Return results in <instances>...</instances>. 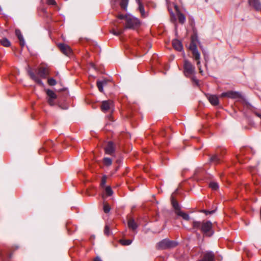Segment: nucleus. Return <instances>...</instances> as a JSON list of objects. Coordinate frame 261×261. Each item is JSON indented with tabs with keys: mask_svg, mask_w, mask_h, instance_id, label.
<instances>
[{
	"mask_svg": "<svg viewBox=\"0 0 261 261\" xmlns=\"http://www.w3.org/2000/svg\"><path fill=\"white\" fill-rule=\"evenodd\" d=\"M60 51L67 56H70L72 54L71 47L67 44L64 43H59L57 45Z\"/></svg>",
	"mask_w": 261,
	"mask_h": 261,
	"instance_id": "nucleus-8",
	"label": "nucleus"
},
{
	"mask_svg": "<svg viewBox=\"0 0 261 261\" xmlns=\"http://www.w3.org/2000/svg\"><path fill=\"white\" fill-rule=\"evenodd\" d=\"M184 72L185 76L187 77L192 76L195 72V67L187 60H185L184 61Z\"/></svg>",
	"mask_w": 261,
	"mask_h": 261,
	"instance_id": "nucleus-5",
	"label": "nucleus"
},
{
	"mask_svg": "<svg viewBox=\"0 0 261 261\" xmlns=\"http://www.w3.org/2000/svg\"><path fill=\"white\" fill-rule=\"evenodd\" d=\"M105 153L109 155H113L115 152V146L112 142H109L105 147Z\"/></svg>",
	"mask_w": 261,
	"mask_h": 261,
	"instance_id": "nucleus-11",
	"label": "nucleus"
},
{
	"mask_svg": "<svg viewBox=\"0 0 261 261\" xmlns=\"http://www.w3.org/2000/svg\"><path fill=\"white\" fill-rule=\"evenodd\" d=\"M172 46L177 51H181L183 49L181 42L177 39H174L172 41Z\"/></svg>",
	"mask_w": 261,
	"mask_h": 261,
	"instance_id": "nucleus-13",
	"label": "nucleus"
},
{
	"mask_svg": "<svg viewBox=\"0 0 261 261\" xmlns=\"http://www.w3.org/2000/svg\"><path fill=\"white\" fill-rule=\"evenodd\" d=\"M128 2L129 0H120V2L119 5L121 8L125 11H127Z\"/></svg>",
	"mask_w": 261,
	"mask_h": 261,
	"instance_id": "nucleus-20",
	"label": "nucleus"
},
{
	"mask_svg": "<svg viewBox=\"0 0 261 261\" xmlns=\"http://www.w3.org/2000/svg\"><path fill=\"white\" fill-rule=\"evenodd\" d=\"M127 16V14L126 15H122V14H119L118 16H117V18L120 19H124L125 20V17Z\"/></svg>",
	"mask_w": 261,
	"mask_h": 261,
	"instance_id": "nucleus-36",
	"label": "nucleus"
},
{
	"mask_svg": "<svg viewBox=\"0 0 261 261\" xmlns=\"http://www.w3.org/2000/svg\"><path fill=\"white\" fill-rule=\"evenodd\" d=\"M207 98L213 106H217L219 104V99L215 95H207Z\"/></svg>",
	"mask_w": 261,
	"mask_h": 261,
	"instance_id": "nucleus-14",
	"label": "nucleus"
},
{
	"mask_svg": "<svg viewBox=\"0 0 261 261\" xmlns=\"http://www.w3.org/2000/svg\"><path fill=\"white\" fill-rule=\"evenodd\" d=\"M47 3L50 5H56V2L55 0H47Z\"/></svg>",
	"mask_w": 261,
	"mask_h": 261,
	"instance_id": "nucleus-35",
	"label": "nucleus"
},
{
	"mask_svg": "<svg viewBox=\"0 0 261 261\" xmlns=\"http://www.w3.org/2000/svg\"><path fill=\"white\" fill-rule=\"evenodd\" d=\"M249 4L257 10L261 9V4L259 0H249Z\"/></svg>",
	"mask_w": 261,
	"mask_h": 261,
	"instance_id": "nucleus-15",
	"label": "nucleus"
},
{
	"mask_svg": "<svg viewBox=\"0 0 261 261\" xmlns=\"http://www.w3.org/2000/svg\"><path fill=\"white\" fill-rule=\"evenodd\" d=\"M104 232L105 234L109 236L110 234V228L108 225H106L105 227Z\"/></svg>",
	"mask_w": 261,
	"mask_h": 261,
	"instance_id": "nucleus-32",
	"label": "nucleus"
},
{
	"mask_svg": "<svg viewBox=\"0 0 261 261\" xmlns=\"http://www.w3.org/2000/svg\"><path fill=\"white\" fill-rule=\"evenodd\" d=\"M189 49L192 51L193 59L197 62V65L199 70V72L203 74V71L201 69V66L200 65V55L197 48L196 45L195 41L192 40L189 46Z\"/></svg>",
	"mask_w": 261,
	"mask_h": 261,
	"instance_id": "nucleus-3",
	"label": "nucleus"
},
{
	"mask_svg": "<svg viewBox=\"0 0 261 261\" xmlns=\"http://www.w3.org/2000/svg\"><path fill=\"white\" fill-rule=\"evenodd\" d=\"M94 261H101V259L99 257H96L94 259Z\"/></svg>",
	"mask_w": 261,
	"mask_h": 261,
	"instance_id": "nucleus-38",
	"label": "nucleus"
},
{
	"mask_svg": "<svg viewBox=\"0 0 261 261\" xmlns=\"http://www.w3.org/2000/svg\"><path fill=\"white\" fill-rule=\"evenodd\" d=\"M111 208L110 205L107 203H104L103 211L105 213H108L110 211Z\"/></svg>",
	"mask_w": 261,
	"mask_h": 261,
	"instance_id": "nucleus-29",
	"label": "nucleus"
},
{
	"mask_svg": "<svg viewBox=\"0 0 261 261\" xmlns=\"http://www.w3.org/2000/svg\"><path fill=\"white\" fill-rule=\"evenodd\" d=\"M46 94L48 97V98L56 99L57 96L56 94L51 90H47Z\"/></svg>",
	"mask_w": 261,
	"mask_h": 261,
	"instance_id": "nucleus-22",
	"label": "nucleus"
},
{
	"mask_svg": "<svg viewBox=\"0 0 261 261\" xmlns=\"http://www.w3.org/2000/svg\"><path fill=\"white\" fill-rule=\"evenodd\" d=\"M137 3L139 6L138 10H139V12H140L142 17H144V18L147 17L148 15V14H147V13L145 12L143 4L141 3V2H137Z\"/></svg>",
	"mask_w": 261,
	"mask_h": 261,
	"instance_id": "nucleus-16",
	"label": "nucleus"
},
{
	"mask_svg": "<svg viewBox=\"0 0 261 261\" xmlns=\"http://www.w3.org/2000/svg\"><path fill=\"white\" fill-rule=\"evenodd\" d=\"M106 194L108 196H111L113 194V191L110 186H108L105 189Z\"/></svg>",
	"mask_w": 261,
	"mask_h": 261,
	"instance_id": "nucleus-28",
	"label": "nucleus"
},
{
	"mask_svg": "<svg viewBox=\"0 0 261 261\" xmlns=\"http://www.w3.org/2000/svg\"><path fill=\"white\" fill-rule=\"evenodd\" d=\"M125 29H136L140 25L139 19L130 14H127L125 17Z\"/></svg>",
	"mask_w": 261,
	"mask_h": 261,
	"instance_id": "nucleus-4",
	"label": "nucleus"
},
{
	"mask_svg": "<svg viewBox=\"0 0 261 261\" xmlns=\"http://www.w3.org/2000/svg\"><path fill=\"white\" fill-rule=\"evenodd\" d=\"M177 18L179 22H180L181 23H184L185 22L186 17L183 14L180 12L178 13Z\"/></svg>",
	"mask_w": 261,
	"mask_h": 261,
	"instance_id": "nucleus-24",
	"label": "nucleus"
},
{
	"mask_svg": "<svg viewBox=\"0 0 261 261\" xmlns=\"http://www.w3.org/2000/svg\"><path fill=\"white\" fill-rule=\"evenodd\" d=\"M106 180H107V177L106 176H103L102 178L101 181V185L102 186H105V185L106 183Z\"/></svg>",
	"mask_w": 261,
	"mask_h": 261,
	"instance_id": "nucleus-34",
	"label": "nucleus"
},
{
	"mask_svg": "<svg viewBox=\"0 0 261 261\" xmlns=\"http://www.w3.org/2000/svg\"><path fill=\"white\" fill-rule=\"evenodd\" d=\"M220 96L222 97H227L230 98H237L240 96V94L238 92L230 91L222 93Z\"/></svg>",
	"mask_w": 261,
	"mask_h": 261,
	"instance_id": "nucleus-10",
	"label": "nucleus"
},
{
	"mask_svg": "<svg viewBox=\"0 0 261 261\" xmlns=\"http://www.w3.org/2000/svg\"><path fill=\"white\" fill-rule=\"evenodd\" d=\"M128 227L133 230H135L137 228V225L135 221L133 219H130L128 221Z\"/></svg>",
	"mask_w": 261,
	"mask_h": 261,
	"instance_id": "nucleus-21",
	"label": "nucleus"
},
{
	"mask_svg": "<svg viewBox=\"0 0 261 261\" xmlns=\"http://www.w3.org/2000/svg\"><path fill=\"white\" fill-rule=\"evenodd\" d=\"M171 202L173 207L175 210V213L177 215L182 217L184 220L188 221L190 218L188 214L185 213L179 210V206L177 202L174 199L173 197H171Z\"/></svg>",
	"mask_w": 261,
	"mask_h": 261,
	"instance_id": "nucleus-6",
	"label": "nucleus"
},
{
	"mask_svg": "<svg viewBox=\"0 0 261 261\" xmlns=\"http://www.w3.org/2000/svg\"><path fill=\"white\" fill-rule=\"evenodd\" d=\"M141 0H136V2H140Z\"/></svg>",
	"mask_w": 261,
	"mask_h": 261,
	"instance_id": "nucleus-39",
	"label": "nucleus"
},
{
	"mask_svg": "<svg viewBox=\"0 0 261 261\" xmlns=\"http://www.w3.org/2000/svg\"><path fill=\"white\" fill-rule=\"evenodd\" d=\"M30 77L36 83L40 85H43L40 78H45L48 74V70L44 67H40L38 69L37 74H35L31 69L28 70Z\"/></svg>",
	"mask_w": 261,
	"mask_h": 261,
	"instance_id": "nucleus-2",
	"label": "nucleus"
},
{
	"mask_svg": "<svg viewBox=\"0 0 261 261\" xmlns=\"http://www.w3.org/2000/svg\"><path fill=\"white\" fill-rule=\"evenodd\" d=\"M55 99L48 98L47 101L49 105L53 106L55 105Z\"/></svg>",
	"mask_w": 261,
	"mask_h": 261,
	"instance_id": "nucleus-33",
	"label": "nucleus"
},
{
	"mask_svg": "<svg viewBox=\"0 0 261 261\" xmlns=\"http://www.w3.org/2000/svg\"><path fill=\"white\" fill-rule=\"evenodd\" d=\"M199 261H215V256L213 252H206L204 254L203 257Z\"/></svg>",
	"mask_w": 261,
	"mask_h": 261,
	"instance_id": "nucleus-12",
	"label": "nucleus"
},
{
	"mask_svg": "<svg viewBox=\"0 0 261 261\" xmlns=\"http://www.w3.org/2000/svg\"><path fill=\"white\" fill-rule=\"evenodd\" d=\"M113 107V103L112 100H108L103 101L101 106V110L103 112H107Z\"/></svg>",
	"mask_w": 261,
	"mask_h": 261,
	"instance_id": "nucleus-9",
	"label": "nucleus"
},
{
	"mask_svg": "<svg viewBox=\"0 0 261 261\" xmlns=\"http://www.w3.org/2000/svg\"><path fill=\"white\" fill-rule=\"evenodd\" d=\"M15 34L17 36L18 38L20 41V44L21 46H23L25 44V42L20 31L19 30H16Z\"/></svg>",
	"mask_w": 261,
	"mask_h": 261,
	"instance_id": "nucleus-19",
	"label": "nucleus"
},
{
	"mask_svg": "<svg viewBox=\"0 0 261 261\" xmlns=\"http://www.w3.org/2000/svg\"><path fill=\"white\" fill-rule=\"evenodd\" d=\"M111 32L113 34L118 36L122 33V31L121 30L116 31L115 30H113Z\"/></svg>",
	"mask_w": 261,
	"mask_h": 261,
	"instance_id": "nucleus-31",
	"label": "nucleus"
},
{
	"mask_svg": "<svg viewBox=\"0 0 261 261\" xmlns=\"http://www.w3.org/2000/svg\"><path fill=\"white\" fill-rule=\"evenodd\" d=\"M209 186L213 190H216L219 188L218 184L215 181L211 182L209 184Z\"/></svg>",
	"mask_w": 261,
	"mask_h": 261,
	"instance_id": "nucleus-26",
	"label": "nucleus"
},
{
	"mask_svg": "<svg viewBox=\"0 0 261 261\" xmlns=\"http://www.w3.org/2000/svg\"><path fill=\"white\" fill-rule=\"evenodd\" d=\"M108 81L103 80L102 81H98L97 82V86L99 91L102 92L103 91V87L107 84Z\"/></svg>",
	"mask_w": 261,
	"mask_h": 261,
	"instance_id": "nucleus-18",
	"label": "nucleus"
},
{
	"mask_svg": "<svg viewBox=\"0 0 261 261\" xmlns=\"http://www.w3.org/2000/svg\"><path fill=\"white\" fill-rule=\"evenodd\" d=\"M210 160L215 164H218L221 161V156L218 154H215L210 158Z\"/></svg>",
	"mask_w": 261,
	"mask_h": 261,
	"instance_id": "nucleus-17",
	"label": "nucleus"
},
{
	"mask_svg": "<svg viewBox=\"0 0 261 261\" xmlns=\"http://www.w3.org/2000/svg\"><path fill=\"white\" fill-rule=\"evenodd\" d=\"M48 83L50 86H54L56 84V81L53 78H50L48 80Z\"/></svg>",
	"mask_w": 261,
	"mask_h": 261,
	"instance_id": "nucleus-30",
	"label": "nucleus"
},
{
	"mask_svg": "<svg viewBox=\"0 0 261 261\" xmlns=\"http://www.w3.org/2000/svg\"><path fill=\"white\" fill-rule=\"evenodd\" d=\"M258 117H261V115H257Z\"/></svg>",
	"mask_w": 261,
	"mask_h": 261,
	"instance_id": "nucleus-40",
	"label": "nucleus"
},
{
	"mask_svg": "<svg viewBox=\"0 0 261 261\" xmlns=\"http://www.w3.org/2000/svg\"><path fill=\"white\" fill-rule=\"evenodd\" d=\"M103 164L106 166H110L112 164V160L109 158H104L103 159Z\"/></svg>",
	"mask_w": 261,
	"mask_h": 261,
	"instance_id": "nucleus-23",
	"label": "nucleus"
},
{
	"mask_svg": "<svg viewBox=\"0 0 261 261\" xmlns=\"http://www.w3.org/2000/svg\"><path fill=\"white\" fill-rule=\"evenodd\" d=\"M120 242L122 245L125 246L130 245L132 242L130 240H121Z\"/></svg>",
	"mask_w": 261,
	"mask_h": 261,
	"instance_id": "nucleus-27",
	"label": "nucleus"
},
{
	"mask_svg": "<svg viewBox=\"0 0 261 261\" xmlns=\"http://www.w3.org/2000/svg\"><path fill=\"white\" fill-rule=\"evenodd\" d=\"M193 227L195 229H199L206 236H211L213 234L212 230V223L210 221H193Z\"/></svg>",
	"mask_w": 261,
	"mask_h": 261,
	"instance_id": "nucleus-1",
	"label": "nucleus"
},
{
	"mask_svg": "<svg viewBox=\"0 0 261 261\" xmlns=\"http://www.w3.org/2000/svg\"><path fill=\"white\" fill-rule=\"evenodd\" d=\"M1 44L5 47H9L10 46L11 43L6 38H3L1 41Z\"/></svg>",
	"mask_w": 261,
	"mask_h": 261,
	"instance_id": "nucleus-25",
	"label": "nucleus"
},
{
	"mask_svg": "<svg viewBox=\"0 0 261 261\" xmlns=\"http://www.w3.org/2000/svg\"><path fill=\"white\" fill-rule=\"evenodd\" d=\"M206 215H208V214H212L213 213H214V211H206V210H204L203 211Z\"/></svg>",
	"mask_w": 261,
	"mask_h": 261,
	"instance_id": "nucleus-37",
	"label": "nucleus"
},
{
	"mask_svg": "<svg viewBox=\"0 0 261 261\" xmlns=\"http://www.w3.org/2000/svg\"><path fill=\"white\" fill-rule=\"evenodd\" d=\"M177 243L175 242L171 241L168 239H164L159 242L156 245V248L158 249H166L176 246Z\"/></svg>",
	"mask_w": 261,
	"mask_h": 261,
	"instance_id": "nucleus-7",
	"label": "nucleus"
}]
</instances>
